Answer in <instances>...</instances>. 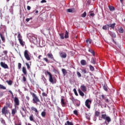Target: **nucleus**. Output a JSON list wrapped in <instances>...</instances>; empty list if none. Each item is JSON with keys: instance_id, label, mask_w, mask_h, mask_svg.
Here are the masks:
<instances>
[{"instance_id": "1", "label": "nucleus", "mask_w": 125, "mask_h": 125, "mask_svg": "<svg viewBox=\"0 0 125 125\" xmlns=\"http://www.w3.org/2000/svg\"><path fill=\"white\" fill-rule=\"evenodd\" d=\"M101 118L103 120H105L104 123L105 125H108L109 123H111L112 120L111 119V117L108 116H107V114H104V112H102Z\"/></svg>"}, {"instance_id": "2", "label": "nucleus", "mask_w": 125, "mask_h": 125, "mask_svg": "<svg viewBox=\"0 0 125 125\" xmlns=\"http://www.w3.org/2000/svg\"><path fill=\"white\" fill-rule=\"evenodd\" d=\"M30 93L32 96V101L34 104H38V103L41 102V100H40L39 97L35 93L30 92Z\"/></svg>"}, {"instance_id": "3", "label": "nucleus", "mask_w": 125, "mask_h": 125, "mask_svg": "<svg viewBox=\"0 0 125 125\" xmlns=\"http://www.w3.org/2000/svg\"><path fill=\"white\" fill-rule=\"evenodd\" d=\"M45 74H46V75H48L49 81L50 83H51L53 84L54 83H57V80L55 77H53L52 76V74H51L50 72H49L48 71H46L45 72Z\"/></svg>"}, {"instance_id": "4", "label": "nucleus", "mask_w": 125, "mask_h": 125, "mask_svg": "<svg viewBox=\"0 0 125 125\" xmlns=\"http://www.w3.org/2000/svg\"><path fill=\"white\" fill-rule=\"evenodd\" d=\"M7 109V107L4 106L1 109L2 115H4L5 117H6V115H8V110Z\"/></svg>"}, {"instance_id": "5", "label": "nucleus", "mask_w": 125, "mask_h": 125, "mask_svg": "<svg viewBox=\"0 0 125 125\" xmlns=\"http://www.w3.org/2000/svg\"><path fill=\"white\" fill-rule=\"evenodd\" d=\"M24 56L25 59L28 60V61H30V60H31V57H30V55H29V51L27 50H25L24 51Z\"/></svg>"}, {"instance_id": "6", "label": "nucleus", "mask_w": 125, "mask_h": 125, "mask_svg": "<svg viewBox=\"0 0 125 125\" xmlns=\"http://www.w3.org/2000/svg\"><path fill=\"white\" fill-rule=\"evenodd\" d=\"M47 56L49 59H51V60H53V61H54V62H56V60H55V59H54V57H53V55H52V54L48 53Z\"/></svg>"}, {"instance_id": "7", "label": "nucleus", "mask_w": 125, "mask_h": 125, "mask_svg": "<svg viewBox=\"0 0 125 125\" xmlns=\"http://www.w3.org/2000/svg\"><path fill=\"white\" fill-rule=\"evenodd\" d=\"M89 103H91V101L88 99L85 101V105L88 109H90V105L89 104Z\"/></svg>"}, {"instance_id": "8", "label": "nucleus", "mask_w": 125, "mask_h": 125, "mask_svg": "<svg viewBox=\"0 0 125 125\" xmlns=\"http://www.w3.org/2000/svg\"><path fill=\"white\" fill-rule=\"evenodd\" d=\"M99 98L102 100L104 99L106 103H109V99H108L107 97H105L104 95H100Z\"/></svg>"}, {"instance_id": "9", "label": "nucleus", "mask_w": 125, "mask_h": 125, "mask_svg": "<svg viewBox=\"0 0 125 125\" xmlns=\"http://www.w3.org/2000/svg\"><path fill=\"white\" fill-rule=\"evenodd\" d=\"M14 102L16 106H19L20 103L19 102V99H18V98L16 97L14 98Z\"/></svg>"}, {"instance_id": "10", "label": "nucleus", "mask_w": 125, "mask_h": 125, "mask_svg": "<svg viewBox=\"0 0 125 125\" xmlns=\"http://www.w3.org/2000/svg\"><path fill=\"white\" fill-rule=\"evenodd\" d=\"M0 64L1 67H2L4 69H8V65H7L5 63L1 62Z\"/></svg>"}, {"instance_id": "11", "label": "nucleus", "mask_w": 125, "mask_h": 125, "mask_svg": "<svg viewBox=\"0 0 125 125\" xmlns=\"http://www.w3.org/2000/svg\"><path fill=\"white\" fill-rule=\"evenodd\" d=\"M60 56L62 58H66V57H67V54L64 52H61L60 53Z\"/></svg>"}, {"instance_id": "12", "label": "nucleus", "mask_w": 125, "mask_h": 125, "mask_svg": "<svg viewBox=\"0 0 125 125\" xmlns=\"http://www.w3.org/2000/svg\"><path fill=\"white\" fill-rule=\"evenodd\" d=\"M5 105L6 106L4 107H7V109H8V108L11 109V108H12V104L10 103V102H7Z\"/></svg>"}, {"instance_id": "13", "label": "nucleus", "mask_w": 125, "mask_h": 125, "mask_svg": "<svg viewBox=\"0 0 125 125\" xmlns=\"http://www.w3.org/2000/svg\"><path fill=\"white\" fill-rule=\"evenodd\" d=\"M80 88L83 92H85V91H86V86H84L83 84L81 86Z\"/></svg>"}, {"instance_id": "14", "label": "nucleus", "mask_w": 125, "mask_h": 125, "mask_svg": "<svg viewBox=\"0 0 125 125\" xmlns=\"http://www.w3.org/2000/svg\"><path fill=\"white\" fill-rule=\"evenodd\" d=\"M108 25V28H112L113 30H115V26H116V23H114L112 24H109Z\"/></svg>"}, {"instance_id": "15", "label": "nucleus", "mask_w": 125, "mask_h": 125, "mask_svg": "<svg viewBox=\"0 0 125 125\" xmlns=\"http://www.w3.org/2000/svg\"><path fill=\"white\" fill-rule=\"evenodd\" d=\"M66 11L67 12L74 13L75 12V8L67 9Z\"/></svg>"}, {"instance_id": "16", "label": "nucleus", "mask_w": 125, "mask_h": 125, "mask_svg": "<svg viewBox=\"0 0 125 125\" xmlns=\"http://www.w3.org/2000/svg\"><path fill=\"white\" fill-rule=\"evenodd\" d=\"M16 113H17V109L16 108V107L12 109L11 114L12 116H14V115H15Z\"/></svg>"}, {"instance_id": "17", "label": "nucleus", "mask_w": 125, "mask_h": 125, "mask_svg": "<svg viewBox=\"0 0 125 125\" xmlns=\"http://www.w3.org/2000/svg\"><path fill=\"white\" fill-rule=\"evenodd\" d=\"M80 63L82 66H85L86 65V61L84 60H82L81 61Z\"/></svg>"}, {"instance_id": "18", "label": "nucleus", "mask_w": 125, "mask_h": 125, "mask_svg": "<svg viewBox=\"0 0 125 125\" xmlns=\"http://www.w3.org/2000/svg\"><path fill=\"white\" fill-rule=\"evenodd\" d=\"M21 110H20V113L21 114V116L24 117V114H23L22 112H26V110L25 109V108H24V107H21Z\"/></svg>"}, {"instance_id": "19", "label": "nucleus", "mask_w": 125, "mask_h": 125, "mask_svg": "<svg viewBox=\"0 0 125 125\" xmlns=\"http://www.w3.org/2000/svg\"><path fill=\"white\" fill-rule=\"evenodd\" d=\"M109 34L110 36L112 37V38H116V37H117V36L116 35V34H115V33L114 32H112V31H109Z\"/></svg>"}, {"instance_id": "20", "label": "nucleus", "mask_w": 125, "mask_h": 125, "mask_svg": "<svg viewBox=\"0 0 125 125\" xmlns=\"http://www.w3.org/2000/svg\"><path fill=\"white\" fill-rule=\"evenodd\" d=\"M31 111H34V112H35V113H37V114H39V111H38V109H37V108L34 106L31 107Z\"/></svg>"}, {"instance_id": "21", "label": "nucleus", "mask_w": 125, "mask_h": 125, "mask_svg": "<svg viewBox=\"0 0 125 125\" xmlns=\"http://www.w3.org/2000/svg\"><path fill=\"white\" fill-rule=\"evenodd\" d=\"M29 120H30V121H31V122H33L34 123H35V122H36V121H35L34 120V115L33 114L29 116Z\"/></svg>"}, {"instance_id": "22", "label": "nucleus", "mask_w": 125, "mask_h": 125, "mask_svg": "<svg viewBox=\"0 0 125 125\" xmlns=\"http://www.w3.org/2000/svg\"><path fill=\"white\" fill-rule=\"evenodd\" d=\"M88 51L92 54L93 56H95V52H94V51L93 50H92V49H89Z\"/></svg>"}, {"instance_id": "23", "label": "nucleus", "mask_w": 125, "mask_h": 125, "mask_svg": "<svg viewBox=\"0 0 125 125\" xmlns=\"http://www.w3.org/2000/svg\"><path fill=\"white\" fill-rule=\"evenodd\" d=\"M22 71L24 75H27V69H26V67H22Z\"/></svg>"}, {"instance_id": "24", "label": "nucleus", "mask_w": 125, "mask_h": 125, "mask_svg": "<svg viewBox=\"0 0 125 125\" xmlns=\"http://www.w3.org/2000/svg\"><path fill=\"white\" fill-rule=\"evenodd\" d=\"M91 62L92 64H96V59L94 58H92L91 59Z\"/></svg>"}, {"instance_id": "25", "label": "nucleus", "mask_w": 125, "mask_h": 125, "mask_svg": "<svg viewBox=\"0 0 125 125\" xmlns=\"http://www.w3.org/2000/svg\"><path fill=\"white\" fill-rule=\"evenodd\" d=\"M62 74H63V75H64V76H65V75H67L68 72H67V70H66V69L62 68Z\"/></svg>"}, {"instance_id": "26", "label": "nucleus", "mask_w": 125, "mask_h": 125, "mask_svg": "<svg viewBox=\"0 0 125 125\" xmlns=\"http://www.w3.org/2000/svg\"><path fill=\"white\" fill-rule=\"evenodd\" d=\"M103 30H109V25L106 24L103 27Z\"/></svg>"}, {"instance_id": "27", "label": "nucleus", "mask_w": 125, "mask_h": 125, "mask_svg": "<svg viewBox=\"0 0 125 125\" xmlns=\"http://www.w3.org/2000/svg\"><path fill=\"white\" fill-rule=\"evenodd\" d=\"M61 104L62 107H64L66 105V103L64 102V99H61Z\"/></svg>"}, {"instance_id": "28", "label": "nucleus", "mask_w": 125, "mask_h": 125, "mask_svg": "<svg viewBox=\"0 0 125 125\" xmlns=\"http://www.w3.org/2000/svg\"><path fill=\"white\" fill-rule=\"evenodd\" d=\"M19 42L21 46H24V42H23L22 39H19Z\"/></svg>"}, {"instance_id": "29", "label": "nucleus", "mask_w": 125, "mask_h": 125, "mask_svg": "<svg viewBox=\"0 0 125 125\" xmlns=\"http://www.w3.org/2000/svg\"><path fill=\"white\" fill-rule=\"evenodd\" d=\"M64 125H74L73 122H70V121H66V122L64 124Z\"/></svg>"}, {"instance_id": "30", "label": "nucleus", "mask_w": 125, "mask_h": 125, "mask_svg": "<svg viewBox=\"0 0 125 125\" xmlns=\"http://www.w3.org/2000/svg\"><path fill=\"white\" fill-rule=\"evenodd\" d=\"M75 102H76V105L77 106V107H79L81 105V102L79 101L76 100Z\"/></svg>"}, {"instance_id": "31", "label": "nucleus", "mask_w": 125, "mask_h": 125, "mask_svg": "<svg viewBox=\"0 0 125 125\" xmlns=\"http://www.w3.org/2000/svg\"><path fill=\"white\" fill-rule=\"evenodd\" d=\"M95 116L96 117H99V116H100V112L98 111H96L95 112Z\"/></svg>"}, {"instance_id": "32", "label": "nucleus", "mask_w": 125, "mask_h": 125, "mask_svg": "<svg viewBox=\"0 0 125 125\" xmlns=\"http://www.w3.org/2000/svg\"><path fill=\"white\" fill-rule=\"evenodd\" d=\"M78 91H79V93L80 95H81V96H84V93H83V91H82L80 89H79Z\"/></svg>"}, {"instance_id": "33", "label": "nucleus", "mask_w": 125, "mask_h": 125, "mask_svg": "<svg viewBox=\"0 0 125 125\" xmlns=\"http://www.w3.org/2000/svg\"><path fill=\"white\" fill-rule=\"evenodd\" d=\"M64 38L65 39H68V38H69V32H68L67 31H66V32H65V35H64Z\"/></svg>"}, {"instance_id": "34", "label": "nucleus", "mask_w": 125, "mask_h": 125, "mask_svg": "<svg viewBox=\"0 0 125 125\" xmlns=\"http://www.w3.org/2000/svg\"><path fill=\"white\" fill-rule=\"evenodd\" d=\"M89 67L90 70L91 71V72H93V71H94V67L92 65H89Z\"/></svg>"}, {"instance_id": "35", "label": "nucleus", "mask_w": 125, "mask_h": 125, "mask_svg": "<svg viewBox=\"0 0 125 125\" xmlns=\"http://www.w3.org/2000/svg\"><path fill=\"white\" fill-rule=\"evenodd\" d=\"M109 10L110 11H113L115 10V7H114V6H109Z\"/></svg>"}, {"instance_id": "36", "label": "nucleus", "mask_w": 125, "mask_h": 125, "mask_svg": "<svg viewBox=\"0 0 125 125\" xmlns=\"http://www.w3.org/2000/svg\"><path fill=\"white\" fill-rule=\"evenodd\" d=\"M6 83H7L8 84H9V85H12V81L11 80H9L8 81H6Z\"/></svg>"}, {"instance_id": "37", "label": "nucleus", "mask_w": 125, "mask_h": 125, "mask_svg": "<svg viewBox=\"0 0 125 125\" xmlns=\"http://www.w3.org/2000/svg\"><path fill=\"white\" fill-rule=\"evenodd\" d=\"M0 89L4 90V89H6V87L3 86V85L2 84H0Z\"/></svg>"}, {"instance_id": "38", "label": "nucleus", "mask_w": 125, "mask_h": 125, "mask_svg": "<svg viewBox=\"0 0 125 125\" xmlns=\"http://www.w3.org/2000/svg\"><path fill=\"white\" fill-rule=\"evenodd\" d=\"M18 40H21L22 39V36H21V34H20V33L18 32Z\"/></svg>"}, {"instance_id": "39", "label": "nucleus", "mask_w": 125, "mask_h": 125, "mask_svg": "<svg viewBox=\"0 0 125 125\" xmlns=\"http://www.w3.org/2000/svg\"><path fill=\"white\" fill-rule=\"evenodd\" d=\"M45 115H46V113L45 112V111H42V113H41V115L42 117H45Z\"/></svg>"}, {"instance_id": "40", "label": "nucleus", "mask_w": 125, "mask_h": 125, "mask_svg": "<svg viewBox=\"0 0 125 125\" xmlns=\"http://www.w3.org/2000/svg\"><path fill=\"white\" fill-rule=\"evenodd\" d=\"M0 38H1L2 42H4V41H5V39L4 38V37H3L2 36V34H0Z\"/></svg>"}, {"instance_id": "41", "label": "nucleus", "mask_w": 125, "mask_h": 125, "mask_svg": "<svg viewBox=\"0 0 125 125\" xmlns=\"http://www.w3.org/2000/svg\"><path fill=\"white\" fill-rule=\"evenodd\" d=\"M25 65L27 66L28 70H30V69H31V66H30V65H29L28 62L25 63Z\"/></svg>"}, {"instance_id": "42", "label": "nucleus", "mask_w": 125, "mask_h": 125, "mask_svg": "<svg viewBox=\"0 0 125 125\" xmlns=\"http://www.w3.org/2000/svg\"><path fill=\"white\" fill-rule=\"evenodd\" d=\"M81 16L83 18H84V17L86 16V12H84L83 14H82Z\"/></svg>"}, {"instance_id": "43", "label": "nucleus", "mask_w": 125, "mask_h": 125, "mask_svg": "<svg viewBox=\"0 0 125 125\" xmlns=\"http://www.w3.org/2000/svg\"><path fill=\"white\" fill-rule=\"evenodd\" d=\"M70 100H71L73 102V103H75V101L77 100L74 98V97H72L71 98H70Z\"/></svg>"}, {"instance_id": "44", "label": "nucleus", "mask_w": 125, "mask_h": 125, "mask_svg": "<svg viewBox=\"0 0 125 125\" xmlns=\"http://www.w3.org/2000/svg\"><path fill=\"white\" fill-rule=\"evenodd\" d=\"M73 114L75 115L76 116H78L79 115V113H78V110H75L73 111Z\"/></svg>"}, {"instance_id": "45", "label": "nucleus", "mask_w": 125, "mask_h": 125, "mask_svg": "<svg viewBox=\"0 0 125 125\" xmlns=\"http://www.w3.org/2000/svg\"><path fill=\"white\" fill-rule=\"evenodd\" d=\"M60 36L61 37V39H62V40H63V39H64V33L60 34Z\"/></svg>"}, {"instance_id": "46", "label": "nucleus", "mask_w": 125, "mask_h": 125, "mask_svg": "<svg viewBox=\"0 0 125 125\" xmlns=\"http://www.w3.org/2000/svg\"><path fill=\"white\" fill-rule=\"evenodd\" d=\"M103 88L105 91H108V88L107 87V85H104Z\"/></svg>"}, {"instance_id": "47", "label": "nucleus", "mask_w": 125, "mask_h": 125, "mask_svg": "<svg viewBox=\"0 0 125 125\" xmlns=\"http://www.w3.org/2000/svg\"><path fill=\"white\" fill-rule=\"evenodd\" d=\"M73 91H74V93H75V95H76V96H78V95H79L78 94V92H77V90L76 89V88H74V89H73Z\"/></svg>"}, {"instance_id": "48", "label": "nucleus", "mask_w": 125, "mask_h": 125, "mask_svg": "<svg viewBox=\"0 0 125 125\" xmlns=\"http://www.w3.org/2000/svg\"><path fill=\"white\" fill-rule=\"evenodd\" d=\"M82 73H83L84 74H86V69L84 68L81 70Z\"/></svg>"}, {"instance_id": "49", "label": "nucleus", "mask_w": 125, "mask_h": 125, "mask_svg": "<svg viewBox=\"0 0 125 125\" xmlns=\"http://www.w3.org/2000/svg\"><path fill=\"white\" fill-rule=\"evenodd\" d=\"M21 67H22V64H21V63L19 62L18 63V69L19 70H20V69H21Z\"/></svg>"}, {"instance_id": "50", "label": "nucleus", "mask_w": 125, "mask_h": 125, "mask_svg": "<svg viewBox=\"0 0 125 125\" xmlns=\"http://www.w3.org/2000/svg\"><path fill=\"white\" fill-rule=\"evenodd\" d=\"M43 60L46 62V63H49V62L48 61V59L46 58H44Z\"/></svg>"}, {"instance_id": "51", "label": "nucleus", "mask_w": 125, "mask_h": 125, "mask_svg": "<svg viewBox=\"0 0 125 125\" xmlns=\"http://www.w3.org/2000/svg\"><path fill=\"white\" fill-rule=\"evenodd\" d=\"M42 96H43V97H44V96H45V97H47V94L46 93H45V92H43V93H42Z\"/></svg>"}, {"instance_id": "52", "label": "nucleus", "mask_w": 125, "mask_h": 125, "mask_svg": "<svg viewBox=\"0 0 125 125\" xmlns=\"http://www.w3.org/2000/svg\"><path fill=\"white\" fill-rule=\"evenodd\" d=\"M3 53L4 55H7L8 51L6 50H4L3 51Z\"/></svg>"}, {"instance_id": "53", "label": "nucleus", "mask_w": 125, "mask_h": 125, "mask_svg": "<svg viewBox=\"0 0 125 125\" xmlns=\"http://www.w3.org/2000/svg\"><path fill=\"white\" fill-rule=\"evenodd\" d=\"M86 42L87 43H89L90 44V43H91V40H86Z\"/></svg>"}, {"instance_id": "54", "label": "nucleus", "mask_w": 125, "mask_h": 125, "mask_svg": "<svg viewBox=\"0 0 125 125\" xmlns=\"http://www.w3.org/2000/svg\"><path fill=\"white\" fill-rule=\"evenodd\" d=\"M32 18H27L26 19L25 21H26V22H29V21H30V20H32Z\"/></svg>"}, {"instance_id": "55", "label": "nucleus", "mask_w": 125, "mask_h": 125, "mask_svg": "<svg viewBox=\"0 0 125 125\" xmlns=\"http://www.w3.org/2000/svg\"><path fill=\"white\" fill-rule=\"evenodd\" d=\"M77 75L79 77V78H81V77H82V75L81 74V73H80L79 72H77Z\"/></svg>"}, {"instance_id": "56", "label": "nucleus", "mask_w": 125, "mask_h": 125, "mask_svg": "<svg viewBox=\"0 0 125 125\" xmlns=\"http://www.w3.org/2000/svg\"><path fill=\"white\" fill-rule=\"evenodd\" d=\"M22 80L23 81V82H26L27 81V79H26V77L24 76H23Z\"/></svg>"}, {"instance_id": "57", "label": "nucleus", "mask_w": 125, "mask_h": 125, "mask_svg": "<svg viewBox=\"0 0 125 125\" xmlns=\"http://www.w3.org/2000/svg\"><path fill=\"white\" fill-rule=\"evenodd\" d=\"M120 33H124V29L123 28H120L119 29Z\"/></svg>"}, {"instance_id": "58", "label": "nucleus", "mask_w": 125, "mask_h": 125, "mask_svg": "<svg viewBox=\"0 0 125 125\" xmlns=\"http://www.w3.org/2000/svg\"><path fill=\"white\" fill-rule=\"evenodd\" d=\"M26 99L27 101H30V97L29 96H26Z\"/></svg>"}, {"instance_id": "59", "label": "nucleus", "mask_w": 125, "mask_h": 125, "mask_svg": "<svg viewBox=\"0 0 125 125\" xmlns=\"http://www.w3.org/2000/svg\"><path fill=\"white\" fill-rule=\"evenodd\" d=\"M98 104V106L99 107L101 106V108H103V107L102 106V103H100L99 104Z\"/></svg>"}, {"instance_id": "60", "label": "nucleus", "mask_w": 125, "mask_h": 125, "mask_svg": "<svg viewBox=\"0 0 125 125\" xmlns=\"http://www.w3.org/2000/svg\"><path fill=\"white\" fill-rule=\"evenodd\" d=\"M8 92L11 93V95L12 96V97H13V93L12 92V91L11 90H9Z\"/></svg>"}, {"instance_id": "61", "label": "nucleus", "mask_w": 125, "mask_h": 125, "mask_svg": "<svg viewBox=\"0 0 125 125\" xmlns=\"http://www.w3.org/2000/svg\"><path fill=\"white\" fill-rule=\"evenodd\" d=\"M44 2H46V0H42L41 1V3H44Z\"/></svg>"}, {"instance_id": "62", "label": "nucleus", "mask_w": 125, "mask_h": 125, "mask_svg": "<svg viewBox=\"0 0 125 125\" xmlns=\"http://www.w3.org/2000/svg\"><path fill=\"white\" fill-rule=\"evenodd\" d=\"M27 10H31V7L30 6H27Z\"/></svg>"}, {"instance_id": "63", "label": "nucleus", "mask_w": 125, "mask_h": 125, "mask_svg": "<svg viewBox=\"0 0 125 125\" xmlns=\"http://www.w3.org/2000/svg\"><path fill=\"white\" fill-rule=\"evenodd\" d=\"M101 102V101L100 100H97V104L100 103Z\"/></svg>"}, {"instance_id": "64", "label": "nucleus", "mask_w": 125, "mask_h": 125, "mask_svg": "<svg viewBox=\"0 0 125 125\" xmlns=\"http://www.w3.org/2000/svg\"><path fill=\"white\" fill-rule=\"evenodd\" d=\"M95 14L94 13H91L90 14V16H92V17H93V16H94Z\"/></svg>"}]
</instances>
